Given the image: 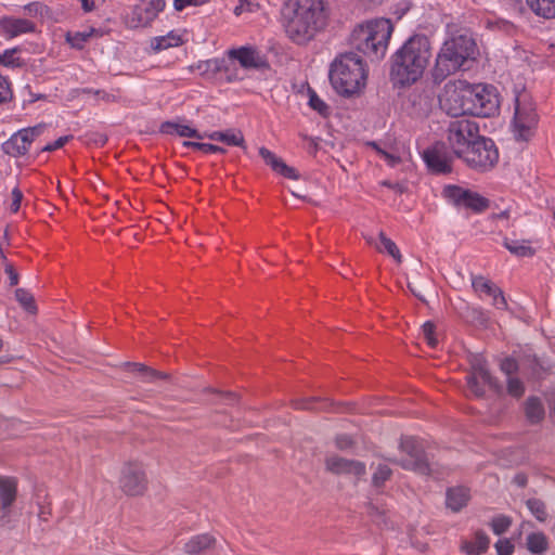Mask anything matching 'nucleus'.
Masks as SVG:
<instances>
[{"instance_id": "nucleus-1", "label": "nucleus", "mask_w": 555, "mask_h": 555, "mask_svg": "<svg viewBox=\"0 0 555 555\" xmlns=\"http://www.w3.org/2000/svg\"><path fill=\"white\" fill-rule=\"evenodd\" d=\"M280 24L291 42L308 46L327 25L325 0H285L280 9Z\"/></svg>"}, {"instance_id": "nucleus-2", "label": "nucleus", "mask_w": 555, "mask_h": 555, "mask_svg": "<svg viewBox=\"0 0 555 555\" xmlns=\"http://www.w3.org/2000/svg\"><path fill=\"white\" fill-rule=\"evenodd\" d=\"M430 57L429 38L425 35H413L391 57V80L400 86L416 82L423 76Z\"/></svg>"}, {"instance_id": "nucleus-3", "label": "nucleus", "mask_w": 555, "mask_h": 555, "mask_svg": "<svg viewBox=\"0 0 555 555\" xmlns=\"http://www.w3.org/2000/svg\"><path fill=\"white\" fill-rule=\"evenodd\" d=\"M330 81L344 98L359 95L365 88L367 69L362 57L353 52L339 54L331 64Z\"/></svg>"}, {"instance_id": "nucleus-4", "label": "nucleus", "mask_w": 555, "mask_h": 555, "mask_svg": "<svg viewBox=\"0 0 555 555\" xmlns=\"http://www.w3.org/2000/svg\"><path fill=\"white\" fill-rule=\"evenodd\" d=\"M477 44L468 35H456L447 39L435 60L431 76L436 83L442 82L447 77L465 69V64L475 60Z\"/></svg>"}, {"instance_id": "nucleus-5", "label": "nucleus", "mask_w": 555, "mask_h": 555, "mask_svg": "<svg viewBox=\"0 0 555 555\" xmlns=\"http://www.w3.org/2000/svg\"><path fill=\"white\" fill-rule=\"evenodd\" d=\"M393 25L388 18H376L357 25L349 36V46L372 61L382 60L387 51Z\"/></svg>"}, {"instance_id": "nucleus-6", "label": "nucleus", "mask_w": 555, "mask_h": 555, "mask_svg": "<svg viewBox=\"0 0 555 555\" xmlns=\"http://www.w3.org/2000/svg\"><path fill=\"white\" fill-rule=\"evenodd\" d=\"M468 168L483 173L492 170L499 162V150L491 138L479 135L473 144L464 151L460 158Z\"/></svg>"}, {"instance_id": "nucleus-7", "label": "nucleus", "mask_w": 555, "mask_h": 555, "mask_svg": "<svg viewBox=\"0 0 555 555\" xmlns=\"http://www.w3.org/2000/svg\"><path fill=\"white\" fill-rule=\"evenodd\" d=\"M472 83L466 80L448 81L439 95V104L448 115L457 117L470 115L472 111Z\"/></svg>"}, {"instance_id": "nucleus-8", "label": "nucleus", "mask_w": 555, "mask_h": 555, "mask_svg": "<svg viewBox=\"0 0 555 555\" xmlns=\"http://www.w3.org/2000/svg\"><path fill=\"white\" fill-rule=\"evenodd\" d=\"M479 135L480 129L478 124L465 118L452 120L447 129L448 144L457 158Z\"/></svg>"}, {"instance_id": "nucleus-9", "label": "nucleus", "mask_w": 555, "mask_h": 555, "mask_svg": "<svg viewBox=\"0 0 555 555\" xmlns=\"http://www.w3.org/2000/svg\"><path fill=\"white\" fill-rule=\"evenodd\" d=\"M472 116L491 117L500 108V100L496 88L491 85L472 83Z\"/></svg>"}, {"instance_id": "nucleus-10", "label": "nucleus", "mask_w": 555, "mask_h": 555, "mask_svg": "<svg viewBox=\"0 0 555 555\" xmlns=\"http://www.w3.org/2000/svg\"><path fill=\"white\" fill-rule=\"evenodd\" d=\"M538 125L535 107L526 94L516 98L514 126L516 138L528 141L533 134Z\"/></svg>"}, {"instance_id": "nucleus-11", "label": "nucleus", "mask_w": 555, "mask_h": 555, "mask_svg": "<svg viewBox=\"0 0 555 555\" xmlns=\"http://www.w3.org/2000/svg\"><path fill=\"white\" fill-rule=\"evenodd\" d=\"M120 490L128 496H141L149 486L143 465L139 462H127L120 469L118 479Z\"/></svg>"}, {"instance_id": "nucleus-12", "label": "nucleus", "mask_w": 555, "mask_h": 555, "mask_svg": "<svg viewBox=\"0 0 555 555\" xmlns=\"http://www.w3.org/2000/svg\"><path fill=\"white\" fill-rule=\"evenodd\" d=\"M442 194L453 205L465 207L474 212L485 211L489 207L488 198L459 185L444 186Z\"/></svg>"}, {"instance_id": "nucleus-13", "label": "nucleus", "mask_w": 555, "mask_h": 555, "mask_svg": "<svg viewBox=\"0 0 555 555\" xmlns=\"http://www.w3.org/2000/svg\"><path fill=\"white\" fill-rule=\"evenodd\" d=\"M480 380L495 392L502 391V386L499 380L488 371L486 361L483 359L476 358L472 362V373L466 376L468 388L476 397H482L485 395V389Z\"/></svg>"}, {"instance_id": "nucleus-14", "label": "nucleus", "mask_w": 555, "mask_h": 555, "mask_svg": "<svg viewBox=\"0 0 555 555\" xmlns=\"http://www.w3.org/2000/svg\"><path fill=\"white\" fill-rule=\"evenodd\" d=\"M42 131V125L18 130L2 144V150L7 155L12 157L23 156L28 152L30 144Z\"/></svg>"}, {"instance_id": "nucleus-15", "label": "nucleus", "mask_w": 555, "mask_h": 555, "mask_svg": "<svg viewBox=\"0 0 555 555\" xmlns=\"http://www.w3.org/2000/svg\"><path fill=\"white\" fill-rule=\"evenodd\" d=\"M395 461L404 469L412 470L418 475L436 476L435 465L429 462L427 453H400Z\"/></svg>"}, {"instance_id": "nucleus-16", "label": "nucleus", "mask_w": 555, "mask_h": 555, "mask_svg": "<svg viewBox=\"0 0 555 555\" xmlns=\"http://www.w3.org/2000/svg\"><path fill=\"white\" fill-rule=\"evenodd\" d=\"M229 56L238 61L242 67L246 69H264L269 67V63L256 48L241 47L229 51Z\"/></svg>"}, {"instance_id": "nucleus-17", "label": "nucleus", "mask_w": 555, "mask_h": 555, "mask_svg": "<svg viewBox=\"0 0 555 555\" xmlns=\"http://www.w3.org/2000/svg\"><path fill=\"white\" fill-rule=\"evenodd\" d=\"M423 158L433 173L446 175L452 171V159L442 146L435 145L425 150Z\"/></svg>"}, {"instance_id": "nucleus-18", "label": "nucleus", "mask_w": 555, "mask_h": 555, "mask_svg": "<svg viewBox=\"0 0 555 555\" xmlns=\"http://www.w3.org/2000/svg\"><path fill=\"white\" fill-rule=\"evenodd\" d=\"M326 469L335 475H353L361 477L365 474V464L356 461L345 459L339 455L328 456L325 461Z\"/></svg>"}, {"instance_id": "nucleus-19", "label": "nucleus", "mask_w": 555, "mask_h": 555, "mask_svg": "<svg viewBox=\"0 0 555 555\" xmlns=\"http://www.w3.org/2000/svg\"><path fill=\"white\" fill-rule=\"evenodd\" d=\"M472 286L476 293L481 296L482 294L492 297V305L499 310L507 309V301L504 297L503 291L492 283L490 280L482 275H477L472 279Z\"/></svg>"}, {"instance_id": "nucleus-20", "label": "nucleus", "mask_w": 555, "mask_h": 555, "mask_svg": "<svg viewBox=\"0 0 555 555\" xmlns=\"http://www.w3.org/2000/svg\"><path fill=\"white\" fill-rule=\"evenodd\" d=\"M36 25L26 18H15L4 16L0 18V35L7 39H12L23 34L34 33Z\"/></svg>"}, {"instance_id": "nucleus-21", "label": "nucleus", "mask_w": 555, "mask_h": 555, "mask_svg": "<svg viewBox=\"0 0 555 555\" xmlns=\"http://www.w3.org/2000/svg\"><path fill=\"white\" fill-rule=\"evenodd\" d=\"M259 155L263 159V162L270 166V168L283 176L284 178L292 179V180H298L299 175L297 170L288 165H286L282 158L278 157L274 153H272L267 147L262 146L259 149Z\"/></svg>"}, {"instance_id": "nucleus-22", "label": "nucleus", "mask_w": 555, "mask_h": 555, "mask_svg": "<svg viewBox=\"0 0 555 555\" xmlns=\"http://www.w3.org/2000/svg\"><path fill=\"white\" fill-rule=\"evenodd\" d=\"M122 369L127 372L133 373L141 378L144 383H154L158 379H169V374L156 371L150 366L137 362H125Z\"/></svg>"}, {"instance_id": "nucleus-23", "label": "nucleus", "mask_w": 555, "mask_h": 555, "mask_svg": "<svg viewBox=\"0 0 555 555\" xmlns=\"http://www.w3.org/2000/svg\"><path fill=\"white\" fill-rule=\"evenodd\" d=\"M17 494V481L13 477L0 476V506L3 511L2 518L15 502Z\"/></svg>"}, {"instance_id": "nucleus-24", "label": "nucleus", "mask_w": 555, "mask_h": 555, "mask_svg": "<svg viewBox=\"0 0 555 555\" xmlns=\"http://www.w3.org/2000/svg\"><path fill=\"white\" fill-rule=\"evenodd\" d=\"M470 499L469 489L463 486L452 487L447 490L446 505L452 512L457 513L465 507Z\"/></svg>"}, {"instance_id": "nucleus-25", "label": "nucleus", "mask_w": 555, "mask_h": 555, "mask_svg": "<svg viewBox=\"0 0 555 555\" xmlns=\"http://www.w3.org/2000/svg\"><path fill=\"white\" fill-rule=\"evenodd\" d=\"M490 546V538L483 530H477L472 541L462 542L461 550L467 555H482Z\"/></svg>"}, {"instance_id": "nucleus-26", "label": "nucleus", "mask_w": 555, "mask_h": 555, "mask_svg": "<svg viewBox=\"0 0 555 555\" xmlns=\"http://www.w3.org/2000/svg\"><path fill=\"white\" fill-rule=\"evenodd\" d=\"M292 406L295 410L332 411L334 403L327 398L309 397L292 400Z\"/></svg>"}, {"instance_id": "nucleus-27", "label": "nucleus", "mask_w": 555, "mask_h": 555, "mask_svg": "<svg viewBox=\"0 0 555 555\" xmlns=\"http://www.w3.org/2000/svg\"><path fill=\"white\" fill-rule=\"evenodd\" d=\"M215 543V537L209 533L196 534L184 544V552L188 555H198L212 547Z\"/></svg>"}, {"instance_id": "nucleus-28", "label": "nucleus", "mask_w": 555, "mask_h": 555, "mask_svg": "<svg viewBox=\"0 0 555 555\" xmlns=\"http://www.w3.org/2000/svg\"><path fill=\"white\" fill-rule=\"evenodd\" d=\"M205 138L212 141H220L230 146H244L245 140L241 130L230 129L227 131H212L204 133Z\"/></svg>"}, {"instance_id": "nucleus-29", "label": "nucleus", "mask_w": 555, "mask_h": 555, "mask_svg": "<svg viewBox=\"0 0 555 555\" xmlns=\"http://www.w3.org/2000/svg\"><path fill=\"white\" fill-rule=\"evenodd\" d=\"M159 131L164 134H175L180 137L204 139L205 135L199 133L196 129H193L186 125H181L175 121H164L160 125Z\"/></svg>"}, {"instance_id": "nucleus-30", "label": "nucleus", "mask_w": 555, "mask_h": 555, "mask_svg": "<svg viewBox=\"0 0 555 555\" xmlns=\"http://www.w3.org/2000/svg\"><path fill=\"white\" fill-rule=\"evenodd\" d=\"M525 414L531 424L541 422L545 414L542 401L538 397H529L525 402Z\"/></svg>"}, {"instance_id": "nucleus-31", "label": "nucleus", "mask_w": 555, "mask_h": 555, "mask_svg": "<svg viewBox=\"0 0 555 555\" xmlns=\"http://www.w3.org/2000/svg\"><path fill=\"white\" fill-rule=\"evenodd\" d=\"M520 366L521 371L532 378H540L548 370L535 356H525L520 360Z\"/></svg>"}, {"instance_id": "nucleus-32", "label": "nucleus", "mask_w": 555, "mask_h": 555, "mask_svg": "<svg viewBox=\"0 0 555 555\" xmlns=\"http://www.w3.org/2000/svg\"><path fill=\"white\" fill-rule=\"evenodd\" d=\"M526 2L538 16L555 18V0H526Z\"/></svg>"}, {"instance_id": "nucleus-33", "label": "nucleus", "mask_w": 555, "mask_h": 555, "mask_svg": "<svg viewBox=\"0 0 555 555\" xmlns=\"http://www.w3.org/2000/svg\"><path fill=\"white\" fill-rule=\"evenodd\" d=\"M431 448V441L417 436H402L400 440L401 451H425Z\"/></svg>"}, {"instance_id": "nucleus-34", "label": "nucleus", "mask_w": 555, "mask_h": 555, "mask_svg": "<svg viewBox=\"0 0 555 555\" xmlns=\"http://www.w3.org/2000/svg\"><path fill=\"white\" fill-rule=\"evenodd\" d=\"M548 547V541L543 532H532L527 537V548L532 554H543Z\"/></svg>"}, {"instance_id": "nucleus-35", "label": "nucleus", "mask_w": 555, "mask_h": 555, "mask_svg": "<svg viewBox=\"0 0 555 555\" xmlns=\"http://www.w3.org/2000/svg\"><path fill=\"white\" fill-rule=\"evenodd\" d=\"M504 246L517 257H531L534 255V249L525 241L505 238Z\"/></svg>"}, {"instance_id": "nucleus-36", "label": "nucleus", "mask_w": 555, "mask_h": 555, "mask_svg": "<svg viewBox=\"0 0 555 555\" xmlns=\"http://www.w3.org/2000/svg\"><path fill=\"white\" fill-rule=\"evenodd\" d=\"M379 240L382 246H376L379 253H387L391 256L398 263L402 262V255L396 245V243L387 237L384 232L379 233Z\"/></svg>"}, {"instance_id": "nucleus-37", "label": "nucleus", "mask_w": 555, "mask_h": 555, "mask_svg": "<svg viewBox=\"0 0 555 555\" xmlns=\"http://www.w3.org/2000/svg\"><path fill=\"white\" fill-rule=\"evenodd\" d=\"M526 506L538 521L544 522L547 519L546 505L542 500L535 498L528 499Z\"/></svg>"}, {"instance_id": "nucleus-38", "label": "nucleus", "mask_w": 555, "mask_h": 555, "mask_svg": "<svg viewBox=\"0 0 555 555\" xmlns=\"http://www.w3.org/2000/svg\"><path fill=\"white\" fill-rule=\"evenodd\" d=\"M512 522L513 520L509 516L498 515L491 519L490 527L494 534L502 535L509 529Z\"/></svg>"}, {"instance_id": "nucleus-39", "label": "nucleus", "mask_w": 555, "mask_h": 555, "mask_svg": "<svg viewBox=\"0 0 555 555\" xmlns=\"http://www.w3.org/2000/svg\"><path fill=\"white\" fill-rule=\"evenodd\" d=\"M392 470L388 465H378L376 470L372 476V485L373 487L379 489L383 488L385 482L391 477Z\"/></svg>"}, {"instance_id": "nucleus-40", "label": "nucleus", "mask_w": 555, "mask_h": 555, "mask_svg": "<svg viewBox=\"0 0 555 555\" xmlns=\"http://www.w3.org/2000/svg\"><path fill=\"white\" fill-rule=\"evenodd\" d=\"M16 300L28 311L35 313L37 308L35 305L34 296L24 288H17L15 291Z\"/></svg>"}, {"instance_id": "nucleus-41", "label": "nucleus", "mask_w": 555, "mask_h": 555, "mask_svg": "<svg viewBox=\"0 0 555 555\" xmlns=\"http://www.w3.org/2000/svg\"><path fill=\"white\" fill-rule=\"evenodd\" d=\"M183 146L201 151L205 154H210V153H222L223 154V153H225V149L215 145V144H210V143L184 141Z\"/></svg>"}, {"instance_id": "nucleus-42", "label": "nucleus", "mask_w": 555, "mask_h": 555, "mask_svg": "<svg viewBox=\"0 0 555 555\" xmlns=\"http://www.w3.org/2000/svg\"><path fill=\"white\" fill-rule=\"evenodd\" d=\"M18 51V49H10L5 50L3 54H0V64L7 66V67H22L24 66V61L15 56V53Z\"/></svg>"}, {"instance_id": "nucleus-43", "label": "nucleus", "mask_w": 555, "mask_h": 555, "mask_svg": "<svg viewBox=\"0 0 555 555\" xmlns=\"http://www.w3.org/2000/svg\"><path fill=\"white\" fill-rule=\"evenodd\" d=\"M152 20L146 18L145 7L135 5L131 13V20L129 22L131 27H139L149 24Z\"/></svg>"}, {"instance_id": "nucleus-44", "label": "nucleus", "mask_w": 555, "mask_h": 555, "mask_svg": "<svg viewBox=\"0 0 555 555\" xmlns=\"http://www.w3.org/2000/svg\"><path fill=\"white\" fill-rule=\"evenodd\" d=\"M156 41H157V44L155 46L156 50H165L170 47H177V46L181 44V42H182L181 37L173 33H169L167 36L156 38Z\"/></svg>"}, {"instance_id": "nucleus-45", "label": "nucleus", "mask_w": 555, "mask_h": 555, "mask_svg": "<svg viewBox=\"0 0 555 555\" xmlns=\"http://www.w3.org/2000/svg\"><path fill=\"white\" fill-rule=\"evenodd\" d=\"M335 446L339 450L359 448L358 437L348 434H340L336 436Z\"/></svg>"}, {"instance_id": "nucleus-46", "label": "nucleus", "mask_w": 555, "mask_h": 555, "mask_svg": "<svg viewBox=\"0 0 555 555\" xmlns=\"http://www.w3.org/2000/svg\"><path fill=\"white\" fill-rule=\"evenodd\" d=\"M501 371L508 377L521 370L520 362L512 357H506L500 362Z\"/></svg>"}, {"instance_id": "nucleus-47", "label": "nucleus", "mask_w": 555, "mask_h": 555, "mask_svg": "<svg viewBox=\"0 0 555 555\" xmlns=\"http://www.w3.org/2000/svg\"><path fill=\"white\" fill-rule=\"evenodd\" d=\"M507 392L512 397L520 398L525 392L524 383L517 377H508L507 378Z\"/></svg>"}, {"instance_id": "nucleus-48", "label": "nucleus", "mask_w": 555, "mask_h": 555, "mask_svg": "<svg viewBox=\"0 0 555 555\" xmlns=\"http://www.w3.org/2000/svg\"><path fill=\"white\" fill-rule=\"evenodd\" d=\"M309 105L322 116H326L328 114V105L322 101L314 91H310Z\"/></svg>"}, {"instance_id": "nucleus-49", "label": "nucleus", "mask_w": 555, "mask_h": 555, "mask_svg": "<svg viewBox=\"0 0 555 555\" xmlns=\"http://www.w3.org/2000/svg\"><path fill=\"white\" fill-rule=\"evenodd\" d=\"M165 5L164 0H151L145 7L146 18L153 21L165 9Z\"/></svg>"}, {"instance_id": "nucleus-50", "label": "nucleus", "mask_w": 555, "mask_h": 555, "mask_svg": "<svg viewBox=\"0 0 555 555\" xmlns=\"http://www.w3.org/2000/svg\"><path fill=\"white\" fill-rule=\"evenodd\" d=\"M435 324L430 321L424 323L422 326L424 338L431 348H435L438 344V339L435 336Z\"/></svg>"}, {"instance_id": "nucleus-51", "label": "nucleus", "mask_w": 555, "mask_h": 555, "mask_svg": "<svg viewBox=\"0 0 555 555\" xmlns=\"http://www.w3.org/2000/svg\"><path fill=\"white\" fill-rule=\"evenodd\" d=\"M494 547L496 550L498 555H512L514 553L515 546L511 542L509 539H501L495 544Z\"/></svg>"}, {"instance_id": "nucleus-52", "label": "nucleus", "mask_w": 555, "mask_h": 555, "mask_svg": "<svg viewBox=\"0 0 555 555\" xmlns=\"http://www.w3.org/2000/svg\"><path fill=\"white\" fill-rule=\"evenodd\" d=\"M12 90L8 79L0 74V104L5 103L12 99Z\"/></svg>"}, {"instance_id": "nucleus-53", "label": "nucleus", "mask_w": 555, "mask_h": 555, "mask_svg": "<svg viewBox=\"0 0 555 555\" xmlns=\"http://www.w3.org/2000/svg\"><path fill=\"white\" fill-rule=\"evenodd\" d=\"M91 37V33H76L74 36H68L67 40L70 42V44L74 48L82 49L83 44L89 40Z\"/></svg>"}, {"instance_id": "nucleus-54", "label": "nucleus", "mask_w": 555, "mask_h": 555, "mask_svg": "<svg viewBox=\"0 0 555 555\" xmlns=\"http://www.w3.org/2000/svg\"><path fill=\"white\" fill-rule=\"evenodd\" d=\"M73 137L72 135H64L60 137L57 140H55L53 143H49L46 146L41 149L42 152H52L57 149L63 147Z\"/></svg>"}, {"instance_id": "nucleus-55", "label": "nucleus", "mask_w": 555, "mask_h": 555, "mask_svg": "<svg viewBox=\"0 0 555 555\" xmlns=\"http://www.w3.org/2000/svg\"><path fill=\"white\" fill-rule=\"evenodd\" d=\"M11 197H12V201L10 204V210L12 212H17L21 207L22 199H23V193L18 188H15L12 191Z\"/></svg>"}, {"instance_id": "nucleus-56", "label": "nucleus", "mask_w": 555, "mask_h": 555, "mask_svg": "<svg viewBox=\"0 0 555 555\" xmlns=\"http://www.w3.org/2000/svg\"><path fill=\"white\" fill-rule=\"evenodd\" d=\"M240 1V5H237L234 10V13L236 15L241 14V12L243 10H246V11H254L255 8L258 7V4L256 3V0H238Z\"/></svg>"}, {"instance_id": "nucleus-57", "label": "nucleus", "mask_w": 555, "mask_h": 555, "mask_svg": "<svg viewBox=\"0 0 555 555\" xmlns=\"http://www.w3.org/2000/svg\"><path fill=\"white\" fill-rule=\"evenodd\" d=\"M4 269H5V273L9 275V279H10V285L11 286L17 285V283H18V274L15 271L13 264H11V263H9L7 261V263L4 264Z\"/></svg>"}, {"instance_id": "nucleus-58", "label": "nucleus", "mask_w": 555, "mask_h": 555, "mask_svg": "<svg viewBox=\"0 0 555 555\" xmlns=\"http://www.w3.org/2000/svg\"><path fill=\"white\" fill-rule=\"evenodd\" d=\"M201 0H175L173 7L177 11H182L189 5H198Z\"/></svg>"}, {"instance_id": "nucleus-59", "label": "nucleus", "mask_w": 555, "mask_h": 555, "mask_svg": "<svg viewBox=\"0 0 555 555\" xmlns=\"http://www.w3.org/2000/svg\"><path fill=\"white\" fill-rule=\"evenodd\" d=\"M367 512H369V515L377 520L379 517L383 518L384 517V512L379 511L378 507H376L373 503H370L367 505Z\"/></svg>"}, {"instance_id": "nucleus-60", "label": "nucleus", "mask_w": 555, "mask_h": 555, "mask_svg": "<svg viewBox=\"0 0 555 555\" xmlns=\"http://www.w3.org/2000/svg\"><path fill=\"white\" fill-rule=\"evenodd\" d=\"M225 404H233L237 401V396L234 392H218Z\"/></svg>"}, {"instance_id": "nucleus-61", "label": "nucleus", "mask_w": 555, "mask_h": 555, "mask_svg": "<svg viewBox=\"0 0 555 555\" xmlns=\"http://www.w3.org/2000/svg\"><path fill=\"white\" fill-rule=\"evenodd\" d=\"M513 482L520 488H525L528 483L527 475L524 473H518L514 476Z\"/></svg>"}, {"instance_id": "nucleus-62", "label": "nucleus", "mask_w": 555, "mask_h": 555, "mask_svg": "<svg viewBox=\"0 0 555 555\" xmlns=\"http://www.w3.org/2000/svg\"><path fill=\"white\" fill-rule=\"evenodd\" d=\"M43 5L39 2H33V3H29L25 7V9L30 13V14H39L42 12L43 10Z\"/></svg>"}, {"instance_id": "nucleus-63", "label": "nucleus", "mask_w": 555, "mask_h": 555, "mask_svg": "<svg viewBox=\"0 0 555 555\" xmlns=\"http://www.w3.org/2000/svg\"><path fill=\"white\" fill-rule=\"evenodd\" d=\"M221 417H222V420L216 421L217 425L229 427V428L234 427L232 425L233 421L231 418H229L224 413H221Z\"/></svg>"}, {"instance_id": "nucleus-64", "label": "nucleus", "mask_w": 555, "mask_h": 555, "mask_svg": "<svg viewBox=\"0 0 555 555\" xmlns=\"http://www.w3.org/2000/svg\"><path fill=\"white\" fill-rule=\"evenodd\" d=\"M85 12H91L94 9V0H79Z\"/></svg>"}]
</instances>
